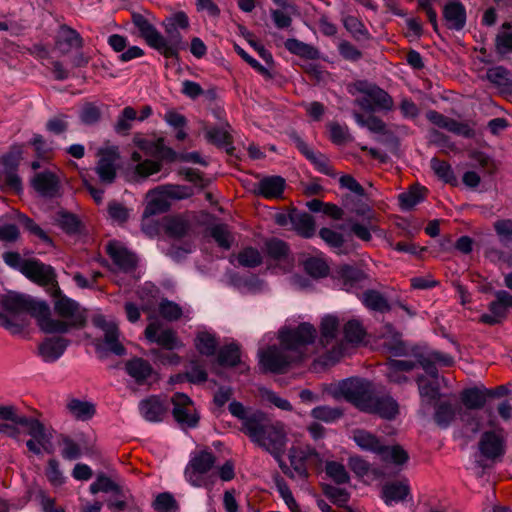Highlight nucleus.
<instances>
[{
  "instance_id": "2eb2a0df",
  "label": "nucleus",
  "mask_w": 512,
  "mask_h": 512,
  "mask_svg": "<svg viewBox=\"0 0 512 512\" xmlns=\"http://www.w3.org/2000/svg\"><path fill=\"white\" fill-rule=\"evenodd\" d=\"M173 403V416L175 420L188 427H195L199 417L195 414L192 400L184 393H176L171 399Z\"/></svg>"
},
{
  "instance_id": "b1692460",
  "label": "nucleus",
  "mask_w": 512,
  "mask_h": 512,
  "mask_svg": "<svg viewBox=\"0 0 512 512\" xmlns=\"http://www.w3.org/2000/svg\"><path fill=\"white\" fill-rule=\"evenodd\" d=\"M332 277L337 282V285L341 287V289L350 291L365 279V274L362 270L356 267L350 265H340L335 269Z\"/></svg>"
},
{
  "instance_id": "a18cd8bd",
  "label": "nucleus",
  "mask_w": 512,
  "mask_h": 512,
  "mask_svg": "<svg viewBox=\"0 0 512 512\" xmlns=\"http://www.w3.org/2000/svg\"><path fill=\"white\" fill-rule=\"evenodd\" d=\"M230 125L226 123L221 127H213L206 130L205 136L207 140L217 146H225L232 143V137L229 129Z\"/></svg>"
},
{
  "instance_id": "a19ab883",
  "label": "nucleus",
  "mask_w": 512,
  "mask_h": 512,
  "mask_svg": "<svg viewBox=\"0 0 512 512\" xmlns=\"http://www.w3.org/2000/svg\"><path fill=\"white\" fill-rule=\"evenodd\" d=\"M427 194V189L419 185H413L411 188L398 196L402 209L410 210L418 203L422 202Z\"/></svg>"
},
{
  "instance_id": "774afa93",
  "label": "nucleus",
  "mask_w": 512,
  "mask_h": 512,
  "mask_svg": "<svg viewBox=\"0 0 512 512\" xmlns=\"http://www.w3.org/2000/svg\"><path fill=\"white\" fill-rule=\"evenodd\" d=\"M495 45L500 53L512 52V28H505L503 23L496 36Z\"/></svg>"
},
{
  "instance_id": "bf43d9fd",
  "label": "nucleus",
  "mask_w": 512,
  "mask_h": 512,
  "mask_svg": "<svg viewBox=\"0 0 512 512\" xmlns=\"http://www.w3.org/2000/svg\"><path fill=\"white\" fill-rule=\"evenodd\" d=\"M265 250L267 254L275 260L284 259L289 253L288 245L284 241L277 238L267 240L265 242Z\"/></svg>"
},
{
  "instance_id": "09e8293b",
  "label": "nucleus",
  "mask_w": 512,
  "mask_h": 512,
  "mask_svg": "<svg viewBox=\"0 0 512 512\" xmlns=\"http://www.w3.org/2000/svg\"><path fill=\"white\" fill-rule=\"evenodd\" d=\"M363 302L369 309L374 311L386 312L391 309L385 297L375 290L366 291L363 294Z\"/></svg>"
},
{
  "instance_id": "680f3d73",
  "label": "nucleus",
  "mask_w": 512,
  "mask_h": 512,
  "mask_svg": "<svg viewBox=\"0 0 512 512\" xmlns=\"http://www.w3.org/2000/svg\"><path fill=\"white\" fill-rule=\"evenodd\" d=\"M326 473L337 484H345L350 480L345 466L336 461L327 462Z\"/></svg>"
},
{
  "instance_id": "9b49d317",
  "label": "nucleus",
  "mask_w": 512,
  "mask_h": 512,
  "mask_svg": "<svg viewBox=\"0 0 512 512\" xmlns=\"http://www.w3.org/2000/svg\"><path fill=\"white\" fill-rule=\"evenodd\" d=\"M215 462L216 457L210 451L203 450L195 453L185 469L187 480L195 487L205 485L203 476L214 467Z\"/></svg>"
},
{
  "instance_id": "3c124183",
  "label": "nucleus",
  "mask_w": 512,
  "mask_h": 512,
  "mask_svg": "<svg viewBox=\"0 0 512 512\" xmlns=\"http://www.w3.org/2000/svg\"><path fill=\"white\" fill-rule=\"evenodd\" d=\"M455 408L449 402H441L435 407L434 420L442 428L448 427L455 417Z\"/></svg>"
},
{
  "instance_id": "ea45409f",
  "label": "nucleus",
  "mask_w": 512,
  "mask_h": 512,
  "mask_svg": "<svg viewBox=\"0 0 512 512\" xmlns=\"http://www.w3.org/2000/svg\"><path fill=\"white\" fill-rule=\"evenodd\" d=\"M339 321L336 317L328 315L322 319L320 325V340L319 343L322 347H327L332 344L338 335Z\"/></svg>"
},
{
  "instance_id": "f03ea898",
  "label": "nucleus",
  "mask_w": 512,
  "mask_h": 512,
  "mask_svg": "<svg viewBox=\"0 0 512 512\" xmlns=\"http://www.w3.org/2000/svg\"><path fill=\"white\" fill-rule=\"evenodd\" d=\"M54 311L59 317L55 319L51 315L50 307L47 305V314L42 313L39 320V328L47 334H65L72 329H81L87 323V311L76 301L61 295L56 290Z\"/></svg>"
},
{
  "instance_id": "ddd939ff",
  "label": "nucleus",
  "mask_w": 512,
  "mask_h": 512,
  "mask_svg": "<svg viewBox=\"0 0 512 512\" xmlns=\"http://www.w3.org/2000/svg\"><path fill=\"white\" fill-rule=\"evenodd\" d=\"M28 422L29 424L23 426L31 436V439L26 441L28 450L35 455H41L42 451L50 453L51 436L46 432L44 424L33 417Z\"/></svg>"
},
{
  "instance_id": "603ef678",
  "label": "nucleus",
  "mask_w": 512,
  "mask_h": 512,
  "mask_svg": "<svg viewBox=\"0 0 512 512\" xmlns=\"http://www.w3.org/2000/svg\"><path fill=\"white\" fill-rule=\"evenodd\" d=\"M131 159L133 162H137L138 164L135 167V171L138 175L142 177H148L154 173H157L161 169V164L159 162H155L152 160H145L140 162L142 156L138 152H133Z\"/></svg>"
},
{
  "instance_id": "c756f323",
  "label": "nucleus",
  "mask_w": 512,
  "mask_h": 512,
  "mask_svg": "<svg viewBox=\"0 0 512 512\" xmlns=\"http://www.w3.org/2000/svg\"><path fill=\"white\" fill-rule=\"evenodd\" d=\"M141 415L150 422H160L163 420L167 406L157 396H151L144 399L139 404Z\"/></svg>"
},
{
  "instance_id": "2f4dec72",
  "label": "nucleus",
  "mask_w": 512,
  "mask_h": 512,
  "mask_svg": "<svg viewBox=\"0 0 512 512\" xmlns=\"http://www.w3.org/2000/svg\"><path fill=\"white\" fill-rule=\"evenodd\" d=\"M127 374L139 385H143L153 374V367L143 358H132L125 363Z\"/></svg>"
},
{
  "instance_id": "69168bd1",
  "label": "nucleus",
  "mask_w": 512,
  "mask_h": 512,
  "mask_svg": "<svg viewBox=\"0 0 512 512\" xmlns=\"http://www.w3.org/2000/svg\"><path fill=\"white\" fill-rule=\"evenodd\" d=\"M0 187L20 193L22 191V181L17 171H0Z\"/></svg>"
},
{
  "instance_id": "20e7f679",
  "label": "nucleus",
  "mask_w": 512,
  "mask_h": 512,
  "mask_svg": "<svg viewBox=\"0 0 512 512\" xmlns=\"http://www.w3.org/2000/svg\"><path fill=\"white\" fill-rule=\"evenodd\" d=\"M352 439L360 449L379 455L384 462L402 465L408 460V454L401 446L385 445L380 438L367 430L355 429Z\"/></svg>"
},
{
  "instance_id": "864d4df0",
  "label": "nucleus",
  "mask_w": 512,
  "mask_h": 512,
  "mask_svg": "<svg viewBox=\"0 0 512 512\" xmlns=\"http://www.w3.org/2000/svg\"><path fill=\"white\" fill-rule=\"evenodd\" d=\"M137 118L136 110L131 107H125L117 118L114 129L119 134H127L132 128V121Z\"/></svg>"
},
{
  "instance_id": "7ed1b4c3",
  "label": "nucleus",
  "mask_w": 512,
  "mask_h": 512,
  "mask_svg": "<svg viewBox=\"0 0 512 512\" xmlns=\"http://www.w3.org/2000/svg\"><path fill=\"white\" fill-rule=\"evenodd\" d=\"M166 36L160 33V40L156 41L154 49L166 58H178L179 52L186 49L187 43L183 40L179 29H187L189 20L184 12H178L163 21Z\"/></svg>"
},
{
  "instance_id": "bb28decb",
  "label": "nucleus",
  "mask_w": 512,
  "mask_h": 512,
  "mask_svg": "<svg viewBox=\"0 0 512 512\" xmlns=\"http://www.w3.org/2000/svg\"><path fill=\"white\" fill-rule=\"evenodd\" d=\"M106 251L120 270L129 272L135 269L137 264L135 255L118 243L110 242L106 247Z\"/></svg>"
},
{
  "instance_id": "5fc2aeb1",
  "label": "nucleus",
  "mask_w": 512,
  "mask_h": 512,
  "mask_svg": "<svg viewBox=\"0 0 512 512\" xmlns=\"http://www.w3.org/2000/svg\"><path fill=\"white\" fill-rule=\"evenodd\" d=\"M210 236L223 249H229L233 242V237L226 224H217L210 228Z\"/></svg>"
},
{
  "instance_id": "052dcab7",
  "label": "nucleus",
  "mask_w": 512,
  "mask_h": 512,
  "mask_svg": "<svg viewBox=\"0 0 512 512\" xmlns=\"http://www.w3.org/2000/svg\"><path fill=\"white\" fill-rule=\"evenodd\" d=\"M32 417L19 415L17 409L13 405H0V419L4 421H10L11 423L19 426L29 424V420Z\"/></svg>"
},
{
  "instance_id": "1a4fd4ad",
  "label": "nucleus",
  "mask_w": 512,
  "mask_h": 512,
  "mask_svg": "<svg viewBox=\"0 0 512 512\" xmlns=\"http://www.w3.org/2000/svg\"><path fill=\"white\" fill-rule=\"evenodd\" d=\"M317 336V331L313 325L302 323L295 329L282 331L280 340L291 352L299 354V360L304 356L306 346L313 343Z\"/></svg>"
},
{
  "instance_id": "e433bc0d",
  "label": "nucleus",
  "mask_w": 512,
  "mask_h": 512,
  "mask_svg": "<svg viewBox=\"0 0 512 512\" xmlns=\"http://www.w3.org/2000/svg\"><path fill=\"white\" fill-rule=\"evenodd\" d=\"M229 412L236 418L242 421L241 431L244 434L249 432L250 421L252 419H259L263 414L261 411H249L247 410L242 403L238 401H232L228 406Z\"/></svg>"
},
{
  "instance_id": "aec40b11",
  "label": "nucleus",
  "mask_w": 512,
  "mask_h": 512,
  "mask_svg": "<svg viewBox=\"0 0 512 512\" xmlns=\"http://www.w3.org/2000/svg\"><path fill=\"white\" fill-rule=\"evenodd\" d=\"M22 274L41 286L54 285L56 283V275L53 268L37 260H27L22 269Z\"/></svg>"
},
{
  "instance_id": "4d7b16f0",
  "label": "nucleus",
  "mask_w": 512,
  "mask_h": 512,
  "mask_svg": "<svg viewBox=\"0 0 512 512\" xmlns=\"http://www.w3.org/2000/svg\"><path fill=\"white\" fill-rule=\"evenodd\" d=\"M237 260L243 267L254 268L262 263V256L256 248L246 247L239 252Z\"/></svg>"
},
{
  "instance_id": "dca6fc26",
  "label": "nucleus",
  "mask_w": 512,
  "mask_h": 512,
  "mask_svg": "<svg viewBox=\"0 0 512 512\" xmlns=\"http://www.w3.org/2000/svg\"><path fill=\"white\" fill-rule=\"evenodd\" d=\"M369 410L366 413L376 414L381 418L392 420L399 414V405L397 401L389 394H379L376 389L368 401Z\"/></svg>"
},
{
  "instance_id": "6e6d98bb",
  "label": "nucleus",
  "mask_w": 512,
  "mask_h": 512,
  "mask_svg": "<svg viewBox=\"0 0 512 512\" xmlns=\"http://www.w3.org/2000/svg\"><path fill=\"white\" fill-rule=\"evenodd\" d=\"M102 112L94 102H85L80 110L79 118L85 125H93L100 121Z\"/></svg>"
},
{
  "instance_id": "5701e85b",
  "label": "nucleus",
  "mask_w": 512,
  "mask_h": 512,
  "mask_svg": "<svg viewBox=\"0 0 512 512\" xmlns=\"http://www.w3.org/2000/svg\"><path fill=\"white\" fill-rule=\"evenodd\" d=\"M118 160L119 154L115 149H107L100 152L96 172L103 183L111 184L114 182Z\"/></svg>"
},
{
  "instance_id": "c85d7f7f",
  "label": "nucleus",
  "mask_w": 512,
  "mask_h": 512,
  "mask_svg": "<svg viewBox=\"0 0 512 512\" xmlns=\"http://www.w3.org/2000/svg\"><path fill=\"white\" fill-rule=\"evenodd\" d=\"M68 345L69 340L63 337L46 338L38 347L39 355L45 362H54L63 355Z\"/></svg>"
},
{
  "instance_id": "8fccbe9b",
  "label": "nucleus",
  "mask_w": 512,
  "mask_h": 512,
  "mask_svg": "<svg viewBox=\"0 0 512 512\" xmlns=\"http://www.w3.org/2000/svg\"><path fill=\"white\" fill-rule=\"evenodd\" d=\"M304 269L315 279L324 278L329 274V266L326 261L317 257L308 258L304 262Z\"/></svg>"
},
{
  "instance_id": "39448f33",
  "label": "nucleus",
  "mask_w": 512,
  "mask_h": 512,
  "mask_svg": "<svg viewBox=\"0 0 512 512\" xmlns=\"http://www.w3.org/2000/svg\"><path fill=\"white\" fill-rule=\"evenodd\" d=\"M353 88L364 95L354 101L362 110L374 112L376 110L389 111L393 108L392 97L379 86L365 80H359L353 84Z\"/></svg>"
},
{
  "instance_id": "f257e3e1",
  "label": "nucleus",
  "mask_w": 512,
  "mask_h": 512,
  "mask_svg": "<svg viewBox=\"0 0 512 512\" xmlns=\"http://www.w3.org/2000/svg\"><path fill=\"white\" fill-rule=\"evenodd\" d=\"M250 428L246 434L250 440L271 454L279 463L282 471L293 477L288 466L282 460L288 443V431L285 424L280 421H271L263 413L259 419L250 421Z\"/></svg>"
},
{
  "instance_id": "49530a36",
  "label": "nucleus",
  "mask_w": 512,
  "mask_h": 512,
  "mask_svg": "<svg viewBox=\"0 0 512 512\" xmlns=\"http://www.w3.org/2000/svg\"><path fill=\"white\" fill-rule=\"evenodd\" d=\"M285 47L291 53L307 59H316L319 56V52L315 47L297 39H287Z\"/></svg>"
},
{
  "instance_id": "f3484780",
  "label": "nucleus",
  "mask_w": 512,
  "mask_h": 512,
  "mask_svg": "<svg viewBox=\"0 0 512 512\" xmlns=\"http://www.w3.org/2000/svg\"><path fill=\"white\" fill-rule=\"evenodd\" d=\"M150 200L148 201L144 212L143 218L148 219L151 216L164 213L169 210L170 203L165 198V195L179 198L180 196L174 191L172 186L159 187L150 192Z\"/></svg>"
},
{
  "instance_id": "412c9836",
  "label": "nucleus",
  "mask_w": 512,
  "mask_h": 512,
  "mask_svg": "<svg viewBox=\"0 0 512 512\" xmlns=\"http://www.w3.org/2000/svg\"><path fill=\"white\" fill-rule=\"evenodd\" d=\"M288 457L292 468L302 478L308 476L306 462L312 459H319L317 451L309 445L291 447Z\"/></svg>"
},
{
  "instance_id": "6e6552de",
  "label": "nucleus",
  "mask_w": 512,
  "mask_h": 512,
  "mask_svg": "<svg viewBox=\"0 0 512 512\" xmlns=\"http://www.w3.org/2000/svg\"><path fill=\"white\" fill-rule=\"evenodd\" d=\"M374 389L371 382L359 378L343 380L338 386L339 393L363 412L369 410L368 401Z\"/></svg>"
},
{
  "instance_id": "f8f14e48",
  "label": "nucleus",
  "mask_w": 512,
  "mask_h": 512,
  "mask_svg": "<svg viewBox=\"0 0 512 512\" xmlns=\"http://www.w3.org/2000/svg\"><path fill=\"white\" fill-rule=\"evenodd\" d=\"M31 185L45 199H55L62 195L60 178L48 170L36 173L31 179Z\"/></svg>"
},
{
  "instance_id": "cd10ccee",
  "label": "nucleus",
  "mask_w": 512,
  "mask_h": 512,
  "mask_svg": "<svg viewBox=\"0 0 512 512\" xmlns=\"http://www.w3.org/2000/svg\"><path fill=\"white\" fill-rule=\"evenodd\" d=\"M163 227L168 236L178 239L189 236L192 231L191 220L186 215L166 216Z\"/></svg>"
},
{
  "instance_id": "4468645a",
  "label": "nucleus",
  "mask_w": 512,
  "mask_h": 512,
  "mask_svg": "<svg viewBox=\"0 0 512 512\" xmlns=\"http://www.w3.org/2000/svg\"><path fill=\"white\" fill-rule=\"evenodd\" d=\"M146 339L151 343H157L167 350H174L182 346L176 331L171 328H163L158 321L151 322L144 331Z\"/></svg>"
},
{
  "instance_id": "37998d69",
  "label": "nucleus",
  "mask_w": 512,
  "mask_h": 512,
  "mask_svg": "<svg viewBox=\"0 0 512 512\" xmlns=\"http://www.w3.org/2000/svg\"><path fill=\"white\" fill-rule=\"evenodd\" d=\"M217 361L221 366L234 367L240 363V348L231 343L219 349Z\"/></svg>"
},
{
  "instance_id": "58836bf2",
  "label": "nucleus",
  "mask_w": 512,
  "mask_h": 512,
  "mask_svg": "<svg viewBox=\"0 0 512 512\" xmlns=\"http://www.w3.org/2000/svg\"><path fill=\"white\" fill-rule=\"evenodd\" d=\"M66 408L74 418L82 421L91 419L96 412L95 406L92 403L76 398L70 399L66 404Z\"/></svg>"
},
{
  "instance_id": "a878e982",
  "label": "nucleus",
  "mask_w": 512,
  "mask_h": 512,
  "mask_svg": "<svg viewBox=\"0 0 512 512\" xmlns=\"http://www.w3.org/2000/svg\"><path fill=\"white\" fill-rule=\"evenodd\" d=\"M466 9L461 2H446L443 7V19L450 30L460 31L466 24Z\"/></svg>"
},
{
  "instance_id": "4c0bfd02",
  "label": "nucleus",
  "mask_w": 512,
  "mask_h": 512,
  "mask_svg": "<svg viewBox=\"0 0 512 512\" xmlns=\"http://www.w3.org/2000/svg\"><path fill=\"white\" fill-rule=\"evenodd\" d=\"M487 400L485 389L469 388L461 393V401L466 407V411L477 410L484 407Z\"/></svg>"
},
{
  "instance_id": "e2e57ef3",
  "label": "nucleus",
  "mask_w": 512,
  "mask_h": 512,
  "mask_svg": "<svg viewBox=\"0 0 512 512\" xmlns=\"http://www.w3.org/2000/svg\"><path fill=\"white\" fill-rule=\"evenodd\" d=\"M313 418L324 422H333L342 417L343 411L337 407L317 406L311 411Z\"/></svg>"
},
{
  "instance_id": "4be33fe9",
  "label": "nucleus",
  "mask_w": 512,
  "mask_h": 512,
  "mask_svg": "<svg viewBox=\"0 0 512 512\" xmlns=\"http://www.w3.org/2000/svg\"><path fill=\"white\" fill-rule=\"evenodd\" d=\"M478 446L481 455L489 460H496L505 453L504 439L494 431L483 433Z\"/></svg>"
},
{
  "instance_id": "13d9d810",
  "label": "nucleus",
  "mask_w": 512,
  "mask_h": 512,
  "mask_svg": "<svg viewBox=\"0 0 512 512\" xmlns=\"http://www.w3.org/2000/svg\"><path fill=\"white\" fill-rule=\"evenodd\" d=\"M207 372L203 364L198 360L190 361L185 372V379L193 384L204 383L207 380Z\"/></svg>"
},
{
  "instance_id": "de8ad7c7",
  "label": "nucleus",
  "mask_w": 512,
  "mask_h": 512,
  "mask_svg": "<svg viewBox=\"0 0 512 512\" xmlns=\"http://www.w3.org/2000/svg\"><path fill=\"white\" fill-rule=\"evenodd\" d=\"M430 166L437 177L445 183L451 185H455L457 183L456 176L448 162L434 157L430 161Z\"/></svg>"
},
{
  "instance_id": "79ce46f5",
  "label": "nucleus",
  "mask_w": 512,
  "mask_h": 512,
  "mask_svg": "<svg viewBox=\"0 0 512 512\" xmlns=\"http://www.w3.org/2000/svg\"><path fill=\"white\" fill-rule=\"evenodd\" d=\"M195 347L201 355L213 356L216 353L218 341L214 334L202 331L195 338Z\"/></svg>"
},
{
  "instance_id": "a211bd4d",
  "label": "nucleus",
  "mask_w": 512,
  "mask_h": 512,
  "mask_svg": "<svg viewBox=\"0 0 512 512\" xmlns=\"http://www.w3.org/2000/svg\"><path fill=\"white\" fill-rule=\"evenodd\" d=\"M418 391L421 398L420 414L426 416L429 408L440 399V386L438 379H428L424 375L416 377Z\"/></svg>"
},
{
  "instance_id": "f704fd0d",
  "label": "nucleus",
  "mask_w": 512,
  "mask_h": 512,
  "mask_svg": "<svg viewBox=\"0 0 512 512\" xmlns=\"http://www.w3.org/2000/svg\"><path fill=\"white\" fill-rule=\"evenodd\" d=\"M132 21L139 30L140 36L150 47L154 48L156 41L161 39L160 32L141 14L134 13Z\"/></svg>"
},
{
  "instance_id": "423d86ee",
  "label": "nucleus",
  "mask_w": 512,
  "mask_h": 512,
  "mask_svg": "<svg viewBox=\"0 0 512 512\" xmlns=\"http://www.w3.org/2000/svg\"><path fill=\"white\" fill-rule=\"evenodd\" d=\"M299 361V354L291 352L286 345L270 346L259 352V364L264 372L284 373L294 362Z\"/></svg>"
},
{
  "instance_id": "473e14b6",
  "label": "nucleus",
  "mask_w": 512,
  "mask_h": 512,
  "mask_svg": "<svg viewBox=\"0 0 512 512\" xmlns=\"http://www.w3.org/2000/svg\"><path fill=\"white\" fill-rule=\"evenodd\" d=\"M409 495L410 487L407 480L388 482L382 488V498L387 505L405 501Z\"/></svg>"
},
{
  "instance_id": "c9c22d12",
  "label": "nucleus",
  "mask_w": 512,
  "mask_h": 512,
  "mask_svg": "<svg viewBox=\"0 0 512 512\" xmlns=\"http://www.w3.org/2000/svg\"><path fill=\"white\" fill-rule=\"evenodd\" d=\"M285 187V180L280 176L265 177L258 183V192L266 198L281 197Z\"/></svg>"
},
{
  "instance_id": "72a5a7b5",
  "label": "nucleus",
  "mask_w": 512,
  "mask_h": 512,
  "mask_svg": "<svg viewBox=\"0 0 512 512\" xmlns=\"http://www.w3.org/2000/svg\"><path fill=\"white\" fill-rule=\"evenodd\" d=\"M289 221L293 229L304 238H311L315 234V222L308 213L293 212L289 214Z\"/></svg>"
},
{
  "instance_id": "7c9ffc66",
  "label": "nucleus",
  "mask_w": 512,
  "mask_h": 512,
  "mask_svg": "<svg viewBox=\"0 0 512 512\" xmlns=\"http://www.w3.org/2000/svg\"><path fill=\"white\" fill-rule=\"evenodd\" d=\"M291 139L295 143L299 151L310 161L315 167L326 175H331V171L328 165V160L323 154H316L311 150L308 145L302 140V138L295 132L290 134Z\"/></svg>"
},
{
  "instance_id": "c03bdc74",
  "label": "nucleus",
  "mask_w": 512,
  "mask_h": 512,
  "mask_svg": "<svg viewBox=\"0 0 512 512\" xmlns=\"http://www.w3.org/2000/svg\"><path fill=\"white\" fill-rule=\"evenodd\" d=\"M346 30L352 35L356 41H364L370 39V34L364 24L354 16H345L342 19Z\"/></svg>"
},
{
  "instance_id": "0e129e2a",
  "label": "nucleus",
  "mask_w": 512,
  "mask_h": 512,
  "mask_svg": "<svg viewBox=\"0 0 512 512\" xmlns=\"http://www.w3.org/2000/svg\"><path fill=\"white\" fill-rule=\"evenodd\" d=\"M55 221L66 233L73 234L79 231L80 222L72 213L58 212Z\"/></svg>"
},
{
  "instance_id": "393cba45",
  "label": "nucleus",
  "mask_w": 512,
  "mask_h": 512,
  "mask_svg": "<svg viewBox=\"0 0 512 512\" xmlns=\"http://www.w3.org/2000/svg\"><path fill=\"white\" fill-rule=\"evenodd\" d=\"M83 47V38L81 35L67 25H61L55 40V48L61 54H68L72 49Z\"/></svg>"
},
{
  "instance_id": "338daca9",
  "label": "nucleus",
  "mask_w": 512,
  "mask_h": 512,
  "mask_svg": "<svg viewBox=\"0 0 512 512\" xmlns=\"http://www.w3.org/2000/svg\"><path fill=\"white\" fill-rule=\"evenodd\" d=\"M160 315L168 321H176L182 317V308L175 302L163 299L159 304Z\"/></svg>"
},
{
  "instance_id": "0eeeda50",
  "label": "nucleus",
  "mask_w": 512,
  "mask_h": 512,
  "mask_svg": "<svg viewBox=\"0 0 512 512\" xmlns=\"http://www.w3.org/2000/svg\"><path fill=\"white\" fill-rule=\"evenodd\" d=\"M0 304L6 313L19 315L21 313H29L34 317L39 325L42 313L47 314V303L44 301H36L30 296L8 293L0 299Z\"/></svg>"
},
{
  "instance_id": "9d476101",
  "label": "nucleus",
  "mask_w": 512,
  "mask_h": 512,
  "mask_svg": "<svg viewBox=\"0 0 512 512\" xmlns=\"http://www.w3.org/2000/svg\"><path fill=\"white\" fill-rule=\"evenodd\" d=\"M92 323L104 332L102 343H97L98 351H106L117 356L126 354V349L119 341L120 332L114 322H109L102 315H96L92 319Z\"/></svg>"
},
{
  "instance_id": "6ab92c4d",
  "label": "nucleus",
  "mask_w": 512,
  "mask_h": 512,
  "mask_svg": "<svg viewBox=\"0 0 512 512\" xmlns=\"http://www.w3.org/2000/svg\"><path fill=\"white\" fill-rule=\"evenodd\" d=\"M495 300L489 304L490 314H483L480 317L482 323L495 325L506 317L507 309L512 307V295L505 290L495 292Z\"/></svg>"
}]
</instances>
